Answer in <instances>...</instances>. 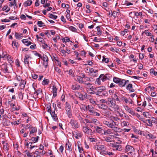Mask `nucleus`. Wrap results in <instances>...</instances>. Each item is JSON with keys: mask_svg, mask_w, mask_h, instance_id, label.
I'll list each match as a JSON object with an SVG mask.
<instances>
[{"mask_svg": "<svg viewBox=\"0 0 157 157\" xmlns=\"http://www.w3.org/2000/svg\"><path fill=\"white\" fill-rule=\"evenodd\" d=\"M108 101L107 105L113 109L115 111L120 110V107L116 104L115 100L113 98H108Z\"/></svg>", "mask_w": 157, "mask_h": 157, "instance_id": "f257e3e1", "label": "nucleus"}, {"mask_svg": "<svg viewBox=\"0 0 157 157\" xmlns=\"http://www.w3.org/2000/svg\"><path fill=\"white\" fill-rule=\"evenodd\" d=\"M86 109L87 110L89 111L90 115L96 116H100V114L95 111L94 108L91 105H88L86 106Z\"/></svg>", "mask_w": 157, "mask_h": 157, "instance_id": "f03ea898", "label": "nucleus"}, {"mask_svg": "<svg viewBox=\"0 0 157 157\" xmlns=\"http://www.w3.org/2000/svg\"><path fill=\"white\" fill-rule=\"evenodd\" d=\"M113 142H114L113 143H110L109 144V145L115 148L116 150L120 151L121 150V146L120 145L122 143L121 141L118 140L117 142H115V141L113 140Z\"/></svg>", "mask_w": 157, "mask_h": 157, "instance_id": "7ed1b4c3", "label": "nucleus"}, {"mask_svg": "<svg viewBox=\"0 0 157 157\" xmlns=\"http://www.w3.org/2000/svg\"><path fill=\"white\" fill-rule=\"evenodd\" d=\"M71 89L73 90H82V88L80 86V85L75 82L71 85Z\"/></svg>", "mask_w": 157, "mask_h": 157, "instance_id": "20e7f679", "label": "nucleus"}, {"mask_svg": "<svg viewBox=\"0 0 157 157\" xmlns=\"http://www.w3.org/2000/svg\"><path fill=\"white\" fill-rule=\"evenodd\" d=\"M70 124L72 128L74 129H76L78 128V123L74 118L71 119Z\"/></svg>", "mask_w": 157, "mask_h": 157, "instance_id": "39448f33", "label": "nucleus"}, {"mask_svg": "<svg viewBox=\"0 0 157 157\" xmlns=\"http://www.w3.org/2000/svg\"><path fill=\"white\" fill-rule=\"evenodd\" d=\"M48 112L50 113L53 119L55 121H58L57 115L55 113V110L52 111V110H50V109H49Z\"/></svg>", "mask_w": 157, "mask_h": 157, "instance_id": "423d86ee", "label": "nucleus"}, {"mask_svg": "<svg viewBox=\"0 0 157 157\" xmlns=\"http://www.w3.org/2000/svg\"><path fill=\"white\" fill-rule=\"evenodd\" d=\"M83 130L86 133L92 135L94 134V132L89 128L86 127H83Z\"/></svg>", "mask_w": 157, "mask_h": 157, "instance_id": "0eeeda50", "label": "nucleus"}, {"mask_svg": "<svg viewBox=\"0 0 157 157\" xmlns=\"http://www.w3.org/2000/svg\"><path fill=\"white\" fill-rule=\"evenodd\" d=\"M98 90L96 93L95 94L97 95L101 96V92L103 91L105 89V87L104 86H102L98 88Z\"/></svg>", "mask_w": 157, "mask_h": 157, "instance_id": "6e6552de", "label": "nucleus"}, {"mask_svg": "<svg viewBox=\"0 0 157 157\" xmlns=\"http://www.w3.org/2000/svg\"><path fill=\"white\" fill-rule=\"evenodd\" d=\"M114 122V121L113 120L109 121L105 120L103 121V123L108 127L110 128L112 127V125L113 124Z\"/></svg>", "mask_w": 157, "mask_h": 157, "instance_id": "1a4fd4ad", "label": "nucleus"}, {"mask_svg": "<svg viewBox=\"0 0 157 157\" xmlns=\"http://www.w3.org/2000/svg\"><path fill=\"white\" fill-rule=\"evenodd\" d=\"M94 128H95L96 131L97 132L101 135H103L104 129H103L102 128L98 126H94Z\"/></svg>", "mask_w": 157, "mask_h": 157, "instance_id": "9d476101", "label": "nucleus"}, {"mask_svg": "<svg viewBox=\"0 0 157 157\" xmlns=\"http://www.w3.org/2000/svg\"><path fill=\"white\" fill-rule=\"evenodd\" d=\"M99 77L100 79L103 82H104L109 78V76H108V75L107 74H106L105 75L104 74H101L100 75Z\"/></svg>", "mask_w": 157, "mask_h": 157, "instance_id": "9b49d317", "label": "nucleus"}, {"mask_svg": "<svg viewBox=\"0 0 157 157\" xmlns=\"http://www.w3.org/2000/svg\"><path fill=\"white\" fill-rule=\"evenodd\" d=\"M126 89L128 90L130 92H133L135 91V89L134 88L133 85L132 84H129L126 87Z\"/></svg>", "mask_w": 157, "mask_h": 157, "instance_id": "f8f14e48", "label": "nucleus"}, {"mask_svg": "<svg viewBox=\"0 0 157 157\" xmlns=\"http://www.w3.org/2000/svg\"><path fill=\"white\" fill-rule=\"evenodd\" d=\"M117 126L118 124H117L116 122L114 121L113 124L112 125L110 128H112L115 131L117 132H119L120 130V128L117 127Z\"/></svg>", "mask_w": 157, "mask_h": 157, "instance_id": "ddd939ff", "label": "nucleus"}, {"mask_svg": "<svg viewBox=\"0 0 157 157\" xmlns=\"http://www.w3.org/2000/svg\"><path fill=\"white\" fill-rule=\"evenodd\" d=\"M75 79L80 83L83 84L85 82V81H83V77H82L80 76L76 75L75 77Z\"/></svg>", "mask_w": 157, "mask_h": 157, "instance_id": "4468645a", "label": "nucleus"}, {"mask_svg": "<svg viewBox=\"0 0 157 157\" xmlns=\"http://www.w3.org/2000/svg\"><path fill=\"white\" fill-rule=\"evenodd\" d=\"M103 115L107 117H110L111 115V112L108 110H105L102 113Z\"/></svg>", "mask_w": 157, "mask_h": 157, "instance_id": "2eb2a0df", "label": "nucleus"}, {"mask_svg": "<svg viewBox=\"0 0 157 157\" xmlns=\"http://www.w3.org/2000/svg\"><path fill=\"white\" fill-rule=\"evenodd\" d=\"M29 58H31L30 57V55H26L24 59L25 63V64H27L28 67H29V62L28 60V59Z\"/></svg>", "mask_w": 157, "mask_h": 157, "instance_id": "dca6fc26", "label": "nucleus"}, {"mask_svg": "<svg viewBox=\"0 0 157 157\" xmlns=\"http://www.w3.org/2000/svg\"><path fill=\"white\" fill-rule=\"evenodd\" d=\"M75 95L76 97L78 98L81 100H84L83 95L80 92H75Z\"/></svg>", "mask_w": 157, "mask_h": 157, "instance_id": "f3484780", "label": "nucleus"}, {"mask_svg": "<svg viewBox=\"0 0 157 157\" xmlns=\"http://www.w3.org/2000/svg\"><path fill=\"white\" fill-rule=\"evenodd\" d=\"M98 106L99 108L104 110H105L108 109V106L105 104H100L98 105Z\"/></svg>", "mask_w": 157, "mask_h": 157, "instance_id": "a211bd4d", "label": "nucleus"}, {"mask_svg": "<svg viewBox=\"0 0 157 157\" xmlns=\"http://www.w3.org/2000/svg\"><path fill=\"white\" fill-rule=\"evenodd\" d=\"M52 93L53 94V97L55 98L57 95V89L55 86H53L52 87Z\"/></svg>", "mask_w": 157, "mask_h": 157, "instance_id": "6ab92c4d", "label": "nucleus"}, {"mask_svg": "<svg viewBox=\"0 0 157 157\" xmlns=\"http://www.w3.org/2000/svg\"><path fill=\"white\" fill-rule=\"evenodd\" d=\"M106 147L103 145H99V151H101L102 152H105Z\"/></svg>", "mask_w": 157, "mask_h": 157, "instance_id": "aec40b11", "label": "nucleus"}, {"mask_svg": "<svg viewBox=\"0 0 157 157\" xmlns=\"http://www.w3.org/2000/svg\"><path fill=\"white\" fill-rule=\"evenodd\" d=\"M89 72L91 73H94L95 74V75H94V76L96 77L98 75V70H95L93 68H89Z\"/></svg>", "mask_w": 157, "mask_h": 157, "instance_id": "412c9836", "label": "nucleus"}, {"mask_svg": "<svg viewBox=\"0 0 157 157\" xmlns=\"http://www.w3.org/2000/svg\"><path fill=\"white\" fill-rule=\"evenodd\" d=\"M83 84L85 85L86 86V87L88 89H90L91 90H92V89L93 88V86H92V84L90 83H86V81H85Z\"/></svg>", "mask_w": 157, "mask_h": 157, "instance_id": "4be33fe9", "label": "nucleus"}, {"mask_svg": "<svg viewBox=\"0 0 157 157\" xmlns=\"http://www.w3.org/2000/svg\"><path fill=\"white\" fill-rule=\"evenodd\" d=\"M3 67L2 69V70L5 73H8L9 71L8 68L6 65H3Z\"/></svg>", "mask_w": 157, "mask_h": 157, "instance_id": "5701e85b", "label": "nucleus"}, {"mask_svg": "<svg viewBox=\"0 0 157 157\" xmlns=\"http://www.w3.org/2000/svg\"><path fill=\"white\" fill-rule=\"evenodd\" d=\"M22 42L26 46H29L31 44L32 42L31 41L27 40V39H23L22 40Z\"/></svg>", "mask_w": 157, "mask_h": 157, "instance_id": "b1692460", "label": "nucleus"}, {"mask_svg": "<svg viewBox=\"0 0 157 157\" xmlns=\"http://www.w3.org/2000/svg\"><path fill=\"white\" fill-rule=\"evenodd\" d=\"M39 138V137L38 136H37L36 137H32L31 139H29V140H30L32 141L31 142L34 143L38 141Z\"/></svg>", "mask_w": 157, "mask_h": 157, "instance_id": "393cba45", "label": "nucleus"}, {"mask_svg": "<svg viewBox=\"0 0 157 157\" xmlns=\"http://www.w3.org/2000/svg\"><path fill=\"white\" fill-rule=\"evenodd\" d=\"M26 82L25 80H21V82L20 84V86L21 89H23L25 87Z\"/></svg>", "mask_w": 157, "mask_h": 157, "instance_id": "a878e982", "label": "nucleus"}, {"mask_svg": "<svg viewBox=\"0 0 157 157\" xmlns=\"http://www.w3.org/2000/svg\"><path fill=\"white\" fill-rule=\"evenodd\" d=\"M126 149L127 151H132L134 150V148L132 146L129 145H127L126 146Z\"/></svg>", "mask_w": 157, "mask_h": 157, "instance_id": "bb28decb", "label": "nucleus"}, {"mask_svg": "<svg viewBox=\"0 0 157 157\" xmlns=\"http://www.w3.org/2000/svg\"><path fill=\"white\" fill-rule=\"evenodd\" d=\"M18 45V44L16 40H14L12 41V46L14 48L15 47L17 48Z\"/></svg>", "mask_w": 157, "mask_h": 157, "instance_id": "cd10ccee", "label": "nucleus"}, {"mask_svg": "<svg viewBox=\"0 0 157 157\" xmlns=\"http://www.w3.org/2000/svg\"><path fill=\"white\" fill-rule=\"evenodd\" d=\"M124 79H121L120 82L119 83V85L120 86H124L125 85V83H124Z\"/></svg>", "mask_w": 157, "mask_h": 157, "instance_id": "c85d7f7f", "label": "nucleus"}, {"mask_svg": "<svg viewBox=\"0 0 157 157\" xmlns=\"http://www.w3.org/2000/svg\"><path fill=\"white\" fill-rule=\"evenodd\" d=\"M31 130L30 132V135L33 133L36 132H37V129L36 127H33L31 128Z\"/></svg>", "mask_w": 157, "mask_h": 157, "instance_id": "c756f323", "label": "nucleus"}, {"mask_svg": "<svg viewBox=\"0 0 157 157\" xmlns=\"http://www.w3.org/2000/svg\"><path fill=\"white\" fill-rule=\"evenodd\" d=\"M111 15H112L114 17H116L117 16L119 13H120L119 10H118V12H116L115 11H113L112 12Z\"/></svg>", "mask_w": 157, "mask_h": 157, "instance_id": "7c9ffc66", "label": "nucleus"}, {"mask_svg": "<svg viewBox=\"0 0 157 157\" xmlns=\"http://www.w3.org/2000/svg\"><path fill=\"white\" fill-rule=\"evenodd\" d=\"M32 2L31 0H28L26 1L24 3L25 6H30L32 4Z\"/></svg>", "mask_w": 157, "mask_h": 157, "instance_id": "2f4dec72", "label": "nucleus"}, {"mask_svg": "<svg viewBox=\"0 0 157 157\" xmlns=\"http://www.w3.org/2000/svg\"><path fill=\"white\" fill-rule=\"evenodd\" d=\"M121 80V78L115 77H114L113 78V82L116 83H119L120 82Z\"/></svg>", "mask_w": 157, "mask_h": 157, "instance_id": "473e14b6", "label": "nucleus"}, {"mask_svg": "<svg viewBox=\"0 0 157 157\" xmlns=\"http://www.w3.org/2000/svg\"><path fill=\"white\" fill-rule=\"evenodd\" d=\"M66 145L67 146V150H68L69 151H71L72 150V149L71 147V144L68 142V143H66Z\"/></svg>", "mask_w": 157, "mask_h": 157, "instance_id": "72a5a7b5", "label": "nucleus"}, {"mask_svg": "<svg viewBox=\"0 0 157 157\" xmlns=\"http://www.w3.org/2000/svg\"><path fill=\"white\" fill-rule=\"evenodd\" d=\"M104 135H107L111 133V130L110 129H108L107 130L104 129Z\"/></svg>", "mask_w": 157, "mask_h": 157, "instance_id": "f704fd0d", "label": "nucleus"}, {"mask_svg": "<svg viewBox=\"0 0 157 157\" xmlns=\"http://www.w3.org/2000/svg\"><path fill=\"white\" fill-rule=\"evenodd\" d=\"M120 99L123 101H124L126 103H128V99L125 97L123 96H121L120 98Z\"/></svg>", "mask_w": 157, "mask_h": 157, "instance_id": "c9c22d12", "label": "nucleus"}, {"mask_svg": "<svg viewBox=\"0 0 157 157\" xmlns=\"http://www.w3.org/2000/svg\"><path fill=\"white\" fill-rule=\"evenodd\" d=\"M49 82V80L48 79H45V78L42 81V84L43 85H48Z\"/></svg>", "mask_w": 157, "mask_h": 157, "instance_id": "e433bc0d", "label": "nucleus"}, {"mask_svg": "<svg viewBox=\"0 0 157 157\" xmlns=\"http://www.w3.org/2000/svg\"><path fill=\"white\" fill-rule=\"evenodd\" d=\"M22 35V34L21 33L20 34L18 33L15 32V36L17 39H19L21 37V36Z\"/></svg>", "mask_w": 157, "mask_h": 157, "instance_id": "4c0bfd02", "label": "nucleus"}, {"mask_svg": "<svg viewBox=\"0 0 157 157\" xmlns=\"http://www.w3.org/2000/svg\"><path fill=\"white\" fill-rule=\"evenodd\" d=\"M104 140L106 142H112L113 140L112 141V139L110 137H104Z\"/></svg>", "mask_w": 157, "mask_h": 157, "instance_id": "58836bf2", "label": "nucleus"}, {"mask_svg": "<svg viewBox=\"0 0 157 157\" xmlns=\"http://www.w3.org/2000/svg\"><path fill=\"white\" fill-rule=\"evenodd\" d=\"M100 78H99V77L98 78H97L95 82V84L97 85H99L101 84V82L100 81Z\"/></svg>", "mask_w": 157, "mask_h": 157, "instance_id": "ea45409f", "label": "nucleus"}, {"mask_svg": "<svg viewBox=\"0 0 157 157\" xmlns=\"http://www.w3.org/2000/svg\"><path fill=\"white\" fill-rule=\"evenodd\" d=\"M91 123H93L95 125H97L98 123V120L96 119L93 118L91 120Z\"/></svg>", "mask_w": 157, "mask_h": 157, "instance_id": "a19ab883", "label": "nucleus"}, {"mask_svg": "<svg viewBox=\"0 0 157 157\" xmlns=\"http://www.w3.org/2000/svg\"><path fill=\"white\" fill-rule=\"evenodd\" d=\"M97 30V31L98 33L97 34L98 35L100 36L101 35L102 33V31H101V29L100 26H98L96 27Z\"/></svg>", "mask_w": 157, "mask_h": 157, "instance_id": "79ce46f5", "label": "nucleus"}, {"mask_svg": "<svg viewBox=\"0 0 157 157\" xmlns=\"http://www.w3.org/2000/svg\"><path fill=\"white\" fill-rule=\"evenodd\" d=\"M66 114H67L68 117L69 118H71L72 117V111H69L66 112Z\"/></svg>", "mask_w": 157, "mask_h": 157, "instance_id": "37998d69", "label": "nucleus"}, {"mask_svg": "<svg viewBox=\"0 0 157 157\" xmlns=\"http://www.w3.org/2000/svg\"><path fill=\"white\" fill-rule=\"evenodd\" d=\"M128 112L132 116H134L135 115V112L131 108L129 109V110L128 111Z\"/></svg>", "mask_w": 157, "mask_h": 157, "instance_id": "c03bdc74", "label": "nucleus"}, {"mask_svg": "<svg viewBox=\"0 0 157 157\" xmlns=\"http://www.w3.org/2000/svg\"><path fill=\"white\" fill-rule=\"evenodd\" d=\"M10 3L9 6L10 7L12 6L13 5L17 6L16 0H14L13 2H11Z\"/></svg>", "mask_w": 157, "mask_h": 157, "instance_id": "a18cd8bd", "label": "nucleus"}, {"mask_svg": "<svg viewBox=\"0 0 157 157\" xmlns=\"http://www.w3.org/2000/svg\"><path fill=\"white\" fill-rule=\"evenodd\" d=\"M111 118V119L112 120L115 121H117L118 120H120L119 118H118L116 116H111L110 117Z\"/></svg>", "mask_w": 157, "mask_h": 157, "instance_id": "49530a36", "label": "nucleus"}, {"mask_svg": "<svg viewBox=\"0 0 157 157\" xmlns=\"http://www.w3.org/2000/svg\"><path fill=\"white\" fill-rule=\"evenodd\" d=\"M49 17L52 19H56L57 18V16L56 15H54L53 14L51 13H49L48 14Z\"/></svg>", "mask_w": 157, "mask_h": 157, "instance_id": "de8ad7c7", "label": "nucleus"}, {"mask_svg": "<svg viewBox=\"0 0 157 157\" xmlns=\"http://www.w3.org/2000/svg\"><path fill=\"white\" fill-rule=\"evenodd\" d=\"M42 92V90L41 88H39L37 90H35L34 94H36L37 95H38Z\"/></svg>", "mask_w": 157, "mask_h": 157, "instance_id": "09e8293b", "label": "nucleus"}, {"mask_svg": "<svg viewBox=\"0 0 157 157\" xmlns=\"http://www.w3.org/2000/svg\"><path fill=\"white\" fill-rule=\"evenodd\" d=\"M150 72L151 74H153L154 75L156 76L157 75V72L155 71L153 68H151L150 70Z\"/></svg>", "mask_w": 157, "mask_h": 157, "instance_id": "8fccbe9b", "label": "nucleus"}, {"mask_svg": "<svg viewBox=\"0 0 157 157\" xmlns=\"http://www.w3.org/2000/svg\"><path fill=\"white\" fill-rule=\"evenodd\" d=\"M68 74L69 75H71V76L72 77H74L75 76L73 71L71 69H70L68 71Z\"/></svg>", "mask_w": 157, "mask_h": 157, "instance_id": "3c124183", "label": "nucleus"}, {"mask_svg": "<svg viewBox=\"0 0 157 157\" xmlns=\"http://www.w3.org/2000/svg\"><path fill=\"white\" fill-rule=\"evenodd\" d=\"M37 25H39L40 27L44 26V24L43 22L41 21H37Z\"/></svg>", "mask_w": 157, "mask_h": 157, "instance_id": "603ef678", "label": "nucleus"}, {"mask_svg": "<svg viewBox=\"0 0 157 157\" xmlns=\"http://www.w3.org/2000/svg\"><path fill=\"white\" fill-rule=\"evenodd\" d=\"M147 137L148 139H153L155 138V137L151 134H148L147 135Z\"/></svg>", "mask_w": 157, "mask_h": 157, "instance_id": "864d4df0", "label": "nucleus"}, {"mask_svg": "<svg viewBox=\"0 0 157 157\" xmlns=\"http://www.w3.org/2000/svg\"><path fill=\"white\" fill-rule=\"evenodd\" d=\"M69 29L70 30L72 31L73 32H76L77 31V29L75 27L71 26L69 27Z\"/></svg>", "mask_w": 157, "mask_h": 157, "instance_id": "5fc2aeb1", "label": "nucleus"}, {"mask_svg": "<svg viewBox=\"0 0 157 157\" xmlns=\"http://www.w3.org/2000/svg\"><path fill=\"white\" fill-rule=\"evenodd\" d=\"M102 61L105 63H107L109 62V59L107 58H106L105 56H103Z\"/></svg>", "mask_w": 157, "mask_h": 157, "instance_id": "6e6d98bb", "label": "nucleus"}, {"mask_svg": "<svg viewBox=\"0 0 157 157\" xmlns=\"http://www.w3.org/2000/svg\"><path fill=\"white\" fill-rule=\"evenodd\" d=\"M89 139L90 140V141L91 142H96L97 141V140L96 138H90L89 137Z\"/></svg>", "mask_w": 157, "mask_h": 157, "instance_id": "4d7b16f0", "label": "nucleus"}, {"mask_svg": "<svg viewBox=\"0 0 157 157\" xmlns=\"http://www.w3.org/2000/svg\"><path fill=\"white\" fill-rule=\"evenodd\" d=\"M43 62L48 61V59L46 55H43Z\"/></svg>", "mask_w": 157, "mask_h": 157, "instance_id": "13d9d810", "label": "nucleus"}, {"mask_svg": "<svg viewBox=\"0 0 157 157\" xmlns=\"http://www.w3.org/2000/svg\"><path fill=\"white\" fill-rule=\"evenodd\" d=\"M143 33H145L147 36H149L151 35V33L148 32V30H145Z\"/></svg>", "mask_w": 157, "mask_h": 157, "instance_id": "bf43d9fd", "label": "nucleus"}, {"mask_svg": "<svg viewBox=\"0 0 157 157\" xmlns=\"http://www.w3.org/2000/svg\"><path fill=\"white\" fill-rule=\"evenodd\" d=\"M89 101L93 105L97 104L96 101L92 98H90L89 99Z\"/></svg>", "mask_w": 157, "mask_h": 157, "instance_id": "052dcab7", "label": "nucleus"}, {"mask_svg": "<svg viewBox=\"0 0 157 157\" xmlns=\"http://www.w3.org/2000/svg\"><path fill=\"white\" fill-rule=\"evenodd\" d=\"M3 149L4 150L6 151H7L8 150V148L7 143L5 145H3Z\"/></svg>", "mask_w": 157, "mask_h": 157, "instance_id": "680f3d73", "label": "nucleus"}, {"mask_svg": "<svg viewBox=\"0 0 157 157\" xmlns=\"http://www.w3.org/2000/svg\"><path fill=\"white\" fill-rule=\"evenodd\" d=\"M85 80L86 81H88L89 82H92L93 81V79L92 78L90 77H86L85 78Z\"/></svg>", "mask_w": 157, "mask_h": 157, "instance_id": "e2e57ef3", "label": "nucleus"}, {"mask_svg": "<svg viewBox=\"0 0 157 157\" xmlns=\"http://www.w3.org/2000/svg\"><path fill=\"white\" fill-rule=\"evenodd\" d=\"M42 47L44 49H47L48 47V46L46 44H45L44 43V42L42 43Z\"/></svg>", "mask_w": 157, "mask_h": 157, "instance_id": "0e129e2a", "label": "nucleus"}, {"mask_svg": "<svg viewBox=\"0 0 157 157\" xmlns=\"http://www.w3.org/2000/svg\"><path fill=\"white\" fill-rule=\"evenodd\" d=\"M75 135L76 136H75V137L77 139L80 138L82 136V135L80 133H77L76 132H75Z\"/></svg>", "mask_w": 157, "mask_h": 157, "instance_id": "69168bd1", "label": "nucleus"}, {"mask_svg": "<svg viewBox=\"0 0 157 157\" xmlns=\"http://www.w3.org/2000/svg\"><path fill=\"white\" fill-rule=\"evenodd\" d=\"M18 96H19V98L20 99H21V100L23 99V95L22 94V92H20L18 93Z\"/></svg>", "mask_w": 157, "mask_h": 157, "instance_id": "338daca9", "label": "nucleus"}, {"mask_svg": "<svg viewBox=\"0 0 157 157\" xmlns=\"http://www.w3.org/2000/svg\"><path fill=\"white\" fill-rule=\"evenodd\" d=\"M26 154L28 157H33V154L32 153H30L29 151H28Z\"/></svg>", "mask_w": 157, "mask_h": 157, "instance_id": "774afa93", "label": "nucleus"}]
</instances>
